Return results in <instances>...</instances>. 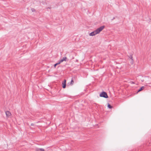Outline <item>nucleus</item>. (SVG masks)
Wrapping results in <instances>:
<instances>
[{
	"label": "nucleus",
	"mask_w": 151,
	"mask_h": 151,
	"mask_svg": "<svg viewBox=\"0 0 151 151\" xmlns=\"http://www.w3.org/2000/svg\"><path fill=\"white\" fill-rule=\"evenodd\" d=\"M100 96L101 97H104L106 98H107L108 97L107 93L104 92L100 94Z\"/></svg>",
	"instance_id": "obj_2"
},
{
	"label": "nucleus",
	"mask_w": 151,
	"mask_h": 151,
	"mask_svg": "<svg viewBox=\"0 0 151 151\" xmlns=\"http://www.w3.org/2000/svg\"><path fill=\"white\" fill-rule=\"evenodd\" d=\"M6 114L7 116H9L11 115L10 112L9 111H7L6 112Z\"/></svg>",
	"instance_id": "obj_4"
},
{
	"label": "nucleus",
	"mask_w": 151,
	"mask_h": 151,
	"mask_svg": "<svg viewBox=\"0 0 151 151\" xmlns=\"http://www.w3.org/2000/svg\"><path fill=\"white\" fill-rule=\"evenodd\" d=\"M32 12H34V11H35V9L33 8H32Z\"/></svg>",
	"instance_id": "obj_7"
},
{
	"label": "nucleus",
	"mask_w": 151,
	"mask_h": 151,
	"mask_svg": "<svg viewBox=\"0 0 151 151\" xmlns=\"http://www.w3.org/2000/svg\"><path fill=\"white\" fill-rule=\"evenodd\" d=\"M144 87H143H143H142L139 90L138 92L140 91H142V90L143 89H144Z\"/></svg>",
	"instance_id": "obj_5"
},
{
	"label": "nucleus",
	"mask_w": 151,
	"mask_h": 151,
	"mask_svg": "<svg viewBox=\"0 0 151 151\" xmlns=\"http://www.w3.org/2000/svg\"><path fill=\"white\" fill-rule=\"evenodd\" d=\"M66 80H65L62 83L63 87V88H65L66 86Z\"/></svg>",
	"instance_id": "obj_3"
},
{
	"label": "nucleus",
	"mask_w": 151,
	"mask_h": 151,
	"mask_svg": "<svg viewBox=\"0 0 151 151\" xmlns=\"http://www.w3.org/2000/svg\"><path fill=\"white\" fill-rule=\"evenodd\" d=\"M104 27H105L104 26H101L97 29L96 30L90 33L89 35L90 36H93L98 34L104 28Z\"/></svg>",
	"instance_id": "obj_1"
},
{
	"label": "nucleus",
	"mask_w": 151,
	"mask_h": 151,
	"mask_svg": "<svg viewBox=\"0 0 151 151\" xmlns=\"http://www.w3.org/2000/svg\"><path fill=\"white\" fill-rule=\"evenodd\" d=\"M115 19V18H114H114H113V19H112V20H113V19Z\"/></svg>",
	"instance_id": "obj_8"
},
{
	"label": "nucleus",
	"mask_w": 151,
	"mask_h": 151,
	"mask_svg": "<svg viewBox=\"0 0 151 151\" xmlns=\"http://www.w3.org/2000/svg\"><path fill=\"white\" fill-rule=\"evenodd\" d=\"M108 107L109 108H112V107L109 104H108Z\"/></svg>",
	"instance_id": "obj_6"
},
{
	"label": "nucleus",
	"mask_w": 151,
	"mask_h": 151,
	"mask_svg": "<svg viewBox=\"0 0 151 151\" xmlns=\"http://www.w3.org/2000/svg\"><path fill=\"white\" fill-rule=\"evenodd\" d=\"M57 65V64H56L55 65H55Z\"/></svg>",
	"instance_id": "obj_9"
}]
</instances>
